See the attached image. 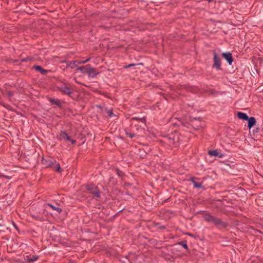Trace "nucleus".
<instances>
[{
	"label": "nucleus",
	"instance_id": "nucleus-1",
	"mask_svg": "<svg viewBox=\"0 0 263 263\" xmlns=\"http://www.w3.org/2000/svg\"><path fill=\"white\" fill-rule=\"evenodd\" d=\"M205 126L204 122L199 118H194L191 119L189 122L182 124L181 128L183 130H189L191 132V129L194 130H200L202 129Z\"/></svg>",
	"mask_w": 263,
	"mask_h": 263
},
{
	"label": "nucleus",
	"instance_id": "nucleus-2",
	"mask_svg": "<svg viewBox=\"0 0 263 263\" xmlns=\"http://www.w3.org/2000/svg\"><path fill=\"white\" fill-rule=\"evenodd\" d=\"M203 217L206 222H212L218 229H225L229 226L228 222L222 221L221 219L216 217L209 213L204 214Z\"/></svg>",
	"mask_w": 263,
	"mask_h": 263
},
{
	"label": "nucleus",
	"instance_id": "nucleus-3",
	"mask_svg": "<svg viewBox=\"0 0 263 263\" xmlns=\"http://www.w3.org/2000/svg\"><path fill=\"white\" fill-rule=\"evenodd\" d=\"M162 141L170 147H177L179 145V134L176 131L163 137Z\"/></svg>",
	"mask_w": 263,
	"mask_h": 263
},
{
	"label": "nucleus",
	"instance_id": "nucleus-4",
	"mask_svg": "<svg viewBox=\"0 0 263 263\" xmlns=\"http://www.w3.org/2000/svg\"><path fill=\"white\" fill-rule=\"evenodd\" d=\"M41 163L46 168H51L58 172H61L63 170L60 167V163L54 159L42 158Z\"/></svg>",
	"mask_w": 263,
	"mask_h": 263
},
{
	"label": "nucleus",
	"instance_id": "nucleus-5",
	"mask_svg": "<svg viewBox=\"0 0 263 263\" xmlns=\"http://www.w3.org/2000/svg\"><path fill=\"white\" fill-rule=\"evenodd\" d=\"M86 188L89 194L93 195V198L97 199L100 198L101 192L97 186L92 184H87L86 185Z\"/></svg>",
	"mask_w": 263,
	"mask_h": 263
},
{
	"label": "nucleus",
	"instance_id": "nucleus-6",
	"mask_svg": "<svg viewBox=\"0 0 263 263\" xmlns=\"http://www.w3.org/2000/svg\"><path fill=\"white\" fill-rule=\"evenodd\" d=\"M221 59L219 55L215 51H214L213 64L212 65V67L213 68H215L217 70H220L221 69Z\"/></svg>",
	"mask_w": 263,
	"mask_h": 263
},
{
	"label": "nucleus",
	"instance_id": "nucleus-7",
	"mask_svg": "<svg viewBox=\"0 0 263 263\" xmlns=\"http://www.w3.org/2000/svg\"><path fill=\"white\" fill-rule=\"evenodd\" d=\"M57 89L63 95H67L71 97V95L73 93V90L66 85L58 86Z\"/></svg>",
	"mask_w": 263,
	"mask_h": 263
},
{
	"label": "nucleus",
	"instance_id": "nucleus-8",
	"mask_svg": "<svg viewBox=\"0 0 263 263\" xmlns=\"http://www.w3.org/2000/svg\"><path fill=\"white\" fill-rule=\"evenodd\" d=\"M57 138L59 140H63L65 142L71 140V136H69L65 130H61L57 136Z\"/></svg>",
	"mask_w": 263,
	"mask_h": 263
},
{
	"label": "nucleus",
	"instance_id": "nucleus-9",
	"mask_svg": "<svg viewBox=\"0 0 263 263\" xmlns=\"http://www.w3.org/2000/svg\"><path fill=\"white\" fill-rule=\"evenodd\" d=\"M222 57L228 62L229 65H232L234 59L231 53L228 52H223L221 53Z\"/></svg>",
	"mask_w": 263,
	"mask_h": 263
},
{
	"label": "nucleus",
	"instance_id": "nucleus-10",
	"mask_svg": "<svg viewBox=\"0 0 263 263\" xmlns=\"http://www.w3.org/2000/svg\"><path fill=\"white\" fill-rule=\"evenodd\" d=\"M48 100L50 102L51 105H55L58 107L60 108H62V105L61 101L58 99H54L52 98L48 97Z\"/></svg>",
	"mask_w": 263,
	"mask_h": 263
},
{
	"label": "nucleus",
	"instance_id": "nucleus-11",
	"mask_svg": "<svg viewBox=\"0 0 263 263\" xmlns=\"http://www.w3.org/2000/svg\"><path fill=\"white\" fill-rule=\"evenodd\" d=\"M87 73L88 74L89 77L93 78L97 74H98L99 73V72L97 71L95 68L91 67V65H89Z\"/></svg>",
	"mask_w": 263,
	"mask_h": 263
},
{
	"label": "nucleus",
	"instance_id": "nucleus-12",
	"mask_svg": "<svg viewBox=\"0 0 263 263\" xmlns=\"http://www.w3.org/2000/svg\"><path fill=\"white\" fill-rule=\"evenodd\" d=\"M62 62L65 63L66 64V69L68 68H77V69L78 67H79L77 64L76 61H62Z\"/></svg>",
	"mask_w": 263,
	"mask_h": 263
},
{
	"label": "nucleus",
	"instance_id": "nucleus-13",
	"mask_svg": "<svg viewBox=\"0 0 263 263\" xmlns=\"http://www.w3.org/2000/svg\"><path fill=\"white\" fill-rule=\"evenodd\" d=\"M208 154L211 156L218 157V158H222L224 156V154L219 153L217 149L209 150Z\"/></svg>",
	"mask_w": 263,
	"mask_h": 263
},
{
	"label": "nucleus",
	"instance_id": "nucleus-14",
	"mask_svg": "<svg viewBox=\"0 0 263 263\" xmlns=\"http://www.w3.org/2000/svg\"><path fill=\"white\" fill-rule=\"evenodd\" d=\"M152 226L155 228L156 230H164L166 229L165 226L161 225L160 223L153 221L152 224Z\"/></svg>",
	"mask_w": 263,
	"mask_h": 263
},
{
	"label": "nucleus",
	"instance_id": "nucleus-15",
	"mask_svg": "<svg viewBox=\"0 0 263 263\" xmlns=\"http://www.w3.org/2000/svg\"><path fill=\"white\" fill-rule=\"evenodd\" d=\"M248 121V127L249 129H251L255 124H256V120L254 117H249Z\"/></svg>",
	"mask_w": 263,
	"mask_h": 263
},
{
	"label": "nucleus",
	"instance_id": "nucleus-16",
	"mask_svg": "<svg viewBox=\"0 0 263 263\" xmlns=\"http://www.w3.org/2000/svg\"><path fill=\"white\" fill-rule=\"evenodd\" d=\"M33 68L36 71H40L43 75H45L48 72V70L44 69L42 66L40 65H35L33 67Z\"/></svg>",
	"mask_w": 263,
	"mask_h": 263
},
{
	"label": "nucleus",
	"instance_id": "nucleus-17",
	"mask_svg": "<svg viewBox=\"0 0 263 263\" xmlns=\"http://www.w3.org/2000/svg\"><path fill=\"white\" fill-rule=\"evenodd\" d=\"M195 178L192 177L190 179V180L191 181V182L193 183V184H194V186L195 188H198V189H201V188H202V182H196L195 180Z\"/></svg>",
	"mask_w": 263,
	"mask_h": 263
},
{
	"label": "nucleus",
	"instance_id": "nucleus-18",
	"mask_svg": "<svg viewBox=\"0 0 263 263\" xmlns=\"http://www.w3.org/2000/svg\"><path fill=\"white\" fill-rule=\"evenodd\" d=\"M237 117L239 119H241L242 120L247 121L249 119V116L244 112L238 111L237 112Z\"/></svg>",
	"mask_w": 263,
	"mask_h": 263
},
{
	"label": "nucleus",
	"instance_id": "nucleus-19",
	"mask_svg": "<svg viewBox=\"0 0 263 263\" xmlns=\"http://www.w3.org/2000/svg\"><path fill=\"white\" fill-rule=\"evenodd\" d=\"M89 66V64H87L85 66H79L78 67V69H77V70H79L83 73H87Z\"/></svg>",
	"mask_w": 263,
	"mask_h": 263
},
{
	"label": "nucleus",
	"instance_id": "nucleus-20",
	"mask_svg": "<svg viewBox=\"0 0 263 263\" xmlns=\"http://www.w3.org/2000/svg\"><path fill=\"white\" fill-rule=\"evenodd\" d=\"M46 205L49 207H50L53 210H55L58 212V213L60 214L62 212V209L59 207H56L55 206L52 205L51 203H46Z\"/></svg>",
	"mask_w": 263,
	"mask_h": 263
},
{
	"label": "nucleus",
	"instance_id": "nucleus-21",
	"mask_svg": "<svg viewBox=\"0 0 263 263\" xmlns=\"http://www.w3.org/2000/svg\"><path fill=\"white\" fill-rule=\"evenodd\" d=\"M132 120H136V121H138L139 122H141V123H143L144 124L146 122L145 117H143V118L133 117V118H132Z\"/></svg>",
	"mask_w": 263,
	"mask_h": 263
},
{
	"label": "nucleus",
	"instance_id": "nucleus-22",
	"mask_svg": "<svg viewBox=\"0 0 263 263\" xmlns=\"http://www.w3.org/2000/svg\"><path fill=\"white\" fill-rule=\"evenodd\" d=\"M112 108L107 109L106 107L105 108V111L108 114L109 117H116V115L113 113Z\"/></svg>",
	"mask_w": 263,
	"mask_h": 263
},
{
	"label": "nucleus",
	"instance_id": "nucleus-23",
	"mask_svg": "<svg viewBox=\"0 0 263 263\" xmlns=\"http://www.w3.org/2000/svg\"><path fill=\"white\" fill-rule=\"evenodd\" d=\"M125 132L126 135L130 138L132 139L137 136L136 134L128 132L126 129L125 130Z\"/></svg>",
	"mask_w": 263,
	"mask_h": 263
},
{
	"label": "nucleus",
	"instance_id": "nucleus-24",
	"mask_svg": "<svg viewBox=\"0 0 263 263\" xmlns=\"http://www.w3.org/2000/svg\"><path fill=\"white\" fill-rule=\"evenodd\" d=\"M178 244L182 246L185 249L188 250L186 240H183L178 242Z\"/></svg>",
	"mask_w": 263,
	"mask_h": 263
},
{
	"label": "nucleus",
	"instance_id": "nucleus-25",
	"mask_svg": "<svg viewBox=\"0 0 263 263\" xmlns=\"http://www.w3.org/2000/svg\"><path fill=\"white\" fill-rule=\"evenodd\" d=\"M115 171L116 174L120 177H122L124 175V173L118 168H116Z\"/></svg>",
	"mask_w": 263,
	"mask_h": 263
},
{
	"label": "nucleus",
	"instance_id": "nucleus-26",
	"mask_svg": "<svg viewBox=\"0 0 263 263\" xmlns=\"http://www.w3.org/2000/svg\"><path fill=\"white\" fill-rule=\"evenodd\" d=\"M90 58H88L87 59H86L85 61H78V60H76V61L77 64L78 65V64H85L86 62H88L90 60Z\"/></svg>",
	"mask_w": 263,
	"mask_h": 263
},
{
	"label": "nucleus",
	"instance_id": "nucleus-27",
	"mask_svg": "<svg viewBox=\"0 0 263 263\" xmlns=\"http://www.w3.org/2000/svg\"><path fill=\"white\" fill-rule=\"evenodd\" d=\"M32 217L34 218L35 219L39 220L40 221H43L44 220V218L43 217H40L39 215H33Z\"/></svg>",
	"mask_w": 263,
	"mask_h": 263
},
{
	"label": "nucleus",
	"instance_id": "nucleus-28",
	"mask_svg": "<svg viewBox=\"0 0 263 263\" xmlns=\"http://www.w3.org/2000/svg\"><path fill=\"white\" fill-rule=\"evenodd\" d=\"M137 64H128L127 65H125L123 67V68L124 69H127V68H129L130 67H132L133 66H134L135 65H136Z\"/></svg>",
	"mask_w": 263,
	"mask_h": 263
},
{
	"label": "nucleus",
	"instance_id": "nucleus-29",
	"mask_svg": "<svg viewBox=\"0 0 263 263\" xmlns=\"http://www.w3.org/2000/svg\"><path fill=\"white\" fill-rule=\"evenodd\" d=\"M30 60H31V59L30 58H26L22 59L21 60V62H27V61H30Z\"/></svg>",
	"mask_w": 263,
	"mask_h": 263
},
{
	"label": "nucleus",
	"instance_id": "nucleus-30",
	"mask_svg": "<svg viewBox=\"0 0 263 263\" xmlns=\"http://www.w3.org/2000/svg\"><path fill=\"white\" fill-rule=\"evenodd\" d=\"M7 93L8 96L10 97H11L13 96V92L11 91H7Z\"/></svg>",
	"mask_w": 263,
	"mask_h": 263
},
{
	"label": "nucleus",
	"instance_id": "nucleus-31",
	"mask_svg": "<svg viewBox=\"0 0 263 263\" xmlns=\"http://www.w3.org/2000/svg\"><path fill=\"white\" fill-rule=\"evenodd\" d=\"M37 259V257L35 256H33L31 258L29 259V261H33Z\"/></svg>",
	"mask_w": 263,
	"mask_h": 263
},
{
	"label": "nucleus",
	"instance_id": "nucleus-32",
	"mask_svg": "<svg viewBox=\"0 0 263 263\" xmlns=\"http://www.w3.org/2000/svg\"><path fill=\"white\" fill-rule=\"evenodd\" d=\"M0 177H4L5 178L8 179H10L11 178V177H9L8 176H6V175H1V174H0Z\"/></svg>",
	"mask_w": 263,
	"mask_h": 263
},
{
	"label": "nucleus",
	"instance_id": "nucleus-33",
	"mask_svg": "<svg viewBox=\"0 0 263 263\" xmlns=\"http://www.w3.org/2000/svg\"><path fill=\"white\" fill-rule=\"evenodd\" d=\"M68 141H70L72 144H75L77 142L76 140H73L72 138L71 140H70Z\"/></svg>",
	"mask_w": 263,
	"mask_h": 263
},
{
	"label": "nucleus",
	"instance_id": "nucleus-34",
	"mask_svg": "<svg viewBox=\"0 0 263 263\" xmlns=\"http://www.w3.org/2000/svg\"><path fill=\"white\" fill-rule=\"evenodd\" d=\"M6 108L8 109L9 110H11L12 107L9 105H4Z\"/></svg>",
	"mask_w": 263,
	"mask_h": 263
},
{
	"label": "nucleus",
	"instance_id": "nucleus-35",
	"mask_svg": "<svg viewBox=\"0 0 263 263\" xmlns=\"http://www.w3.org/2000/svg\"><path fill=\"white\" fill-rule=\"evenodd\" d=\"M10 62H17L18 61H17V60L13 61V60H11H11H10Z\"/></svg>",
	"mask_w": 263,
	"mask_h": 263
},
{
	"label": "nucleus",
	"instance_id": "nucleus-36",
	"mask_svg": "<svg viewBox=\"0 0 263 263\" xmlns=\"http://www.w3.org/2000/svg\"><path fill=\"white\" fill-rule=\"evenodd\" d=\"M259 128H256L254 131H255L256 132H258L259 131Z\"/></svg>",
	"mask_w": 263,
	"mask_h": 263
},
{
	"label": "nucleus",
	"instance_id": "nucleus-37",
	"mask_svg": "<svg viewBox=\"0 0 263 263\" xmlns=\"http://www.w3.org/2000/svg\"><path fill=\"white\" fill-rule=\"evenodd\" d=\"M14 227H15L16 229H17V227L16 226V225L15 224V223H14Z\"/></svg>",
	"mask_w": 263,
	"mask_h": 263
},
{
	"label": "nucleus",
	"instance_id": "nucleus-38",
	"mask_svg": "<svg viewBox=\"0 0 263 263\" xmlns=\"http://www.w3.org/2000/svg\"><path fill=\"white\" fill-rule=\"evenodd\" d=\"M142 63H139V64H138V65H141Z\"/></svg>",
	"mask_w": 263,
	"mask_h": 263
}]
</instances>
